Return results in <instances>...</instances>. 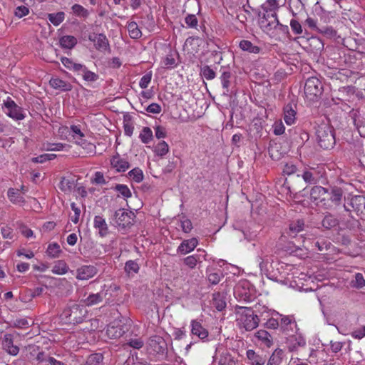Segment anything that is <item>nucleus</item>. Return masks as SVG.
I'll return each mask as SVG.
<instances>
[{
  "label": "nucleus",
  "mask_w": 365,
  "mask_h": 365,
  "mask_svg": "<svg viewBox=\"0 0 365 365\" xmlns=\"http://www.w3.org/2000/svg\"><path fill=\"white\" fill-rule=\"evenodd\" d=\"M49 83L52 88L59 89L62 91H71L73 88L70 83L63 81L58 78H52L50 80Z\"/></svg>",
  "instance_id": "nucleus-22"
},
{
  "label": "nucleus",
  "mask_w": 365,
  "mask_h": 365,
  "mask_svg": "<svg viewBox=\"0 0 365 365\" xmlns=\"http://www.w3.org/2000/svg\"><path fill=\"white\" fill-rule=\"evenodd\" d=\"M125 345H128L135 349H140L143 346L144 341L141 338L131 339Z\"/></svg>",
  "instance_id": "nucleus-55"
},
{
  "label": "nucleus",
  "mask_w": 365,
  "mask_h": 365,
  "mask_svg": "<svg viewBox=\"0 0 365 365\" xmlns=\"http://www.w3.org/2000/svg\"><path fill=\"white\" fill-rule=\"evenodd\" d=\"M212 305L217 311H222L227 306L226 297L225 294L216 292L212 294Z\"/></svg>",
  "instance_id": "nucleus-18"
},
{
  "label": "nucleus",
  "mask_w": 365,
  "mask_h": 365,
  "mask_svg": "<svg viewBox=\"0 0 365 365\" xmlns=\"http://www.w3.org/2000/svg\"><path fill=\"white\" fill-rule=\"evenodd\" d=\"M146 111L153 114H158L161 112V107L159 104L153 103L146 108Z\"/></svg>",
  "instance_id": "nucleus-63"
},
{
  "label": "nucleus",
  "mask_w": 365,
  "mask_h": 365,
  "mask_svg": "<svg viewBox=\"0 0 365 365\" xmlns=\"http://www.w3.org/2000/svg\"><path fill=\"white\" fill-rule=\"evenodd\" d=\"M200 74L207 80H212L216 76L215 72L209 66H204L201 67Z\"/></svg>",
  "instance_id": "nucleus-46"
},
{
  "label": "nucleus",
  "mask_w": 365,
  "mask_h": 365,
  "mask_svg": "<svg viewBox=\"0 0 365 365\" xmlns=\"http://www.w3.org/2000/svg\"><path fill=\"white\" fill-rule=\"evenodd\" d=\"M317 31L329 38L334 37L336 35V31L331 26L319 27Z\"/></svg>",
  "instance_id": "nucleus-53"
},
{
  "label": "nucleus",
  "mask_w": 365,
  "mask_h": 365,
  "mask_svg": "<svg viewBox=\"0 0 365 365\" xmlns=\"http://www.w3.org/2000/svg\"><path fill=\"white\" fill-rule=\"evenodd\" d=\"M129 177L136 182H140L143 180V173L141 169L135 168L128 173Z\"/></svg>",
  "instance_id": "nucleus-49"
},
{
  "label": "nucleus",
  "mask_w": 365,
  "mask_h": 365,
  "mask_svg": "<svg viewBox=\"0 0 365 365\" xmlns=\"http://www.w3.org/2000/svg\"><path fill=\"white\" fill-rule=\"evenodd\" d=\"M83 365H104L103 356L101 353H95L89 355Z\"/></svg>",
  "instance_id": "nucleus-31"
},
{
  "label": "nucleus",
  "mask_w": 365,
  "mask_h": 365,
  "mask_svg": "<svg viewBox=\"0 0 365 365\" xmlns=\"http://www.w3.org/2000/svg\"><path fill=\"white\" fill-rule=\"evenodd\" d=\"M200 261H201L200 255H190L184 259L185 264L191 269L195 268L197 263Z\"/></svg>",
  "instance_id": "nucleus-47"
},
{
  "label": "nucleus",
  "mask_w": 365,
  "mask_h": 365,
  "mask_svg": "<svg viewBox=\"0 0 365 365\" xmlns=\"http://www.w3.org/2000/svg\"><path fill=\"white\" fill-rule=\"evenodd\" d=\"M6 108V114L11 118L20 120L25 118L22 108L19 106L13 100L8 98L4 102Z\"/></svg>",
  "instance_id": "nucleus-9"
},
{
  "label": "nucleus",
  "mask_w": 365,
  "mask_h": 365,
  "mask_svg": "<svg viewBox=\"0 0 365 365\" xmlns=\"http://www.w3.org/2000/svg\"><path fill=\"white\" fill-rule=\"evenodd\" d=\"M110 163L118 172H124L130 167L129 163L125 159L120 158L118 154L112 158Z\"/></svg>",
  "instance_id": "nucleus-20"
},
{
  "label": "nucleus",
  "mask_w": 365,
  "mask_h": 365,
  "mask_svg": "<svg viewBox=\"0 0 365 365\" xmlns=\"http://www.w3.org/2000/svg\"><path fill=\"white\" fill-rule=\"evenodd\" d=\"M239 46L242 51H247L250 53H259L261 51L259 46L253 45V43L248 40H242L239 43Z\"/></svg>",
  "instance_id": "nucleus-29"
},
{
  "label": "nucleus",
  "mask_w": 365,
  "mask_h": 365,
  "mask_svg": "<svg viewBox=\"0 0 365 365\" xmlns=\"http://www.w3.org/2000/svg\"><path fill=\"white\" fill-rule=\"evenodd\" d=\"M318 144L323 149H330L335 145L334 130L327 123L319 125L316 130Z\"/></svg>",
  "instance_id": "nucleus-2"
},
{
  "label": "nucleus",
  "mask_w": 365,
  "mask_h": 365,
  "mask_svg": "<svg viewBox=\"0 0 365 365\" xmlns=\"http://www.w3.org/2000/svg\"><path fill=\"white\" fill-rule=\"evenodd\" d=\"M139 138L142 143L145 144L149 143L153 138V131L148 127H143L142 129Z\"/></svg>",
  "instance_id": "nucleus-41"
},
{
  "label": "nucleus",
  "mask_w": 365,
  "mask_h": 365,
  "mask_svg": "<svg viewBox=\"0 0 365 365\" xmlns=\"http://www.w3.org/2000/svg\"><path fill=\"white\" fill-rule=\"evenodd\" d=\"M74 187V180L73 178H62L59 183V188L64 192H70Z\"/></svg>",
  "instance_id": "nucleus-38"
},
{
  "label": "nucleus",
  "mask_w": 365,
  "mask_h": 365,
  "mask_svg": "<svg viewBox=\"0 0 365 365\" xmlns=\"http://www.w3.org/2000/svg\"><path fill=\"white\" fill-rule=\"evenodd\" d=\"M98 269L93 265H83L76 270V278L79 280H88L94 277Z\"/></svg>",
  "instance_id": "nucleus-10"
},
{
  "label": "nucleus",
  "mask_w": 365,
  "mask_h": 365,
  "mask_svg": "<svg viewBox=\"0 0 365 365\" xmlns=\"http://www.w3.org/2000/svg\"><path fill=\"white\" fill-rule=\"evenodd\" d=\"M198 240L193 237L189 240H183L178 247V252L181 255H186L192 250L197 246Z\"/></svg>",
  "instance_id": "nucleus-14"
},
{
  "label": "nucleus",
  "mask_w": 365,
  "mask_h": 365,
  "mask_svg": "<svg viewBox=\"0 0 365 365\" xmlns=\"http://www.w3.org/2000/svg\"><path fill=\"white\" fill-rule=\"evenodd\" d=\"M339 225L338 219L331 213L327 212L322 221V225L327 229L330 230Z\"/></svg>",
  "instance_id": "nucleus-27"
},
{
  "label": "nucleus",
  "mask_w": 365,
  "mask_h": 365,
  "mask_svg": "<svg viewBox=\"0 0 365 365\" xmlns=\"http://www.w3.org/2000/svg\"><path fill=\"white\" fill-rule=\"evenodd\" d=\"M185 21L187 26L190 28H196L198 24V20L195 14H188L185 17Z\"/></svg>",
  "instance_id": "nucleus-56"
},
{
  "label": "nucleus",
  "mask_w": 365,
  "mask_h": 365,
  "mask_svg": "<svg viewBox=\"0 0 365 365\" xmlns=\"http://www.w3.org/2000/svg\"><path fill=\"white\" fill-rule=\"evenodd\" d=\"M114 189L120 192V194L124 197V198H128L130 197L132 194L130 190V189L128 187L127 185H123V184H117Z\"/></svg>",
  "instance_id": "nucleus-50"
},
{
  "label": "nucleus",
  "mask_w": 365,
  "mask_h": 365,
  "mask_svg": "<svg viewBox=\"0 0 365 365\" xmlns=\"http://www.w3.org/2000/svg\"><path fill=\"white\" fill-rule=\"evenodd\" d=\"M84 308L79 304H72L67 306L61 314V318L67 324H80L86 316Z\"/></svg>",
  "instance_id": "nucleus-3"
},
{
  "label": "nucleus",
  "mask_w": 365,
  "mask_h": 365,
  "mask_svg": "<svg viewBox=\"0 0 365 365\" xmlns=\"http://www.w3.org/2000/svg\"><path fill=\"white\" fill-rule=\"evenodd\" d=\"M106 293L103 292H101L96 294H91L85 299V304L88 307L98 304L103 302V299L106 297Z\"/></svg>",
  "instance_id": "nucleus-24"
},
{
  "label": "nucleus",
  "mask_w": 365,
  "mask_h": 365,
  "mask_svg": "<svg viewBox=\"0 0 365 365\" xmlns=\"http://www.w3.org/2000/svg\"><path fill=\"white\" fill-rule=\"evenodd\" d=\"M290 26L292 31L295 34H302V28L300 23L296 19H292L290 21Z\"/></svg>",
  "instance_id": "nucleus-58"
},
{
  "label": "nucleus",
  "mask_w": 365,
  "mask_h": 365,
  "mask_svg": "<svg viewBox=\"0 0 365 365\" xmlns=\"http://www.w3.org/2000/svg\"><path fill=\"white\" fill-rule=\"evenodd\" d=\"M191 332L193 335L197 336L201 339H204L207 337L208 331L199 322L192 320L191 322Z\"/></svg>",
  "instance_id": "nucleus-21"
},
{
  "label": "nucleus",
  "mask_w": 365,
  "mask_h": 365,
  "mask_svg": "<svg viewBox=\"0 0 365 365\" xmlns=\"http://www.w3.org/2000/svg\"><path fill=\"white\" fill-rule=\"evenodd\" d=\"M214 363L217 364V365H236L237 360L229 350L220 348L216 350V354L214 356Z\"/></svg>",
  "instance_id": "nucleus-7"
},
{
  "label": "nucleus",
  "mask_w": 365,
  "mask_h": 365,
  "mask_svg": "<svg viewBox=\"0 0 365 365\" xmlns=\"http://www.w3.org/2000/svg\"><path fill=\"white\" fill-rule=\"evenodd\" d=\"M351 336L356 339H361L365 336V326H362L354 329L351 333Z\"/></svg>",
  "instance_id": "nucleus-57"
},
{
  "label": "nucleus",
  "mask_w": 365,
  "mask_h": 365,
  "mask_svg": "<svg viewBox=\"0 0 365 365\" xmlns=\"http://www.w3.org/2000/svg\"><path fill=\"white\" fill-rule=\"evenodd\" d=\"M71 207L72 210L74 212V216L71 217V221L76 224L78 222L79 220V216L81 214V210L79 207H78L75 202H72L71 204Z\"/></svg>",
  "instance_id": "nucleus-60"
},
{
  "label": "nucleus",
  "mask_w": 365,
  "mask_h": 365,
  "mask_svg": "<svg viewBox=\"0 0 365 365\" xmlns=\"http://www.w3.org/2000/svg\"><path fill=\"white\" fill-rule=\"evenodd\" d=\"M328 190L322 186H314L310 192L311 200L314 202H322L327 197Z\"/></svg>",
  "instance_id": "nucleus-15"
},
{
  "label": "nucleus",
  "mask_w": 365,
  "mask_h": 365,
  "mask_svg": "<svg viewBox=\"0 0 365 365\" xmlns=\"http://www.w3.org/2000/svg\"><path fill=\"white\" fill-rule=\"evenodd\" d=\"M29 14V8L27 6H19L15 9L14 15L18 18H22Z\"/></svg>",
  "instance_id": "nucleus-54"
},
{
  "label": "nucleus",
  "mask_w": 365,
  "mask_h": 365,
  "mask_svg": "<svg viewBox=\"0 0 365 365\" xmlns=\"http://www.w3.org/2000/svg\"><path fill=\"white\" fill-rule=\"evenodd\" d=\"M126 330L124 329V327L120 325L118 326H108L106 333L110 339H118L121 337L125 333Z\"/></svg>",
  "instance_id": "nucleus-25"
},
{
  "label": "nucleus",
  "mask_w": 365,
  "mask_h": 365,
  "mask_svg": "<svg viewBox=\"0 0 365 365\" xmlns=\"http://www.w3.org/2000/svg\"><path fill=\"white\" fill-rule=\"evenodd\" d=\"M323 93V86L317 77L309 78L304 85V94L309 101H317Z\"/></svg>",
  "instance_id": "nucleus-5"
},
{
  "label": "nucleus",
  "mask_w": 365,
  "mask_h": 365,
  "mask_svg": "<svg viewBox=\"0 0 365 365\" xmlns=\"http://www.w3.org/2000/svg\"><path fill=\"white\" fill-rule=\"evenodd\" d=\"M128 31L132 38L138 39L142 36V33L139 29L138 24L134 21L128 23Z\"/></svg>",
  "instance_id": "nucleus-39"
},
{
  "label": "nucleus",
  "mask_w": 365,
  "mask_h": 365,
  "mask_svg": "<svg viewBox=\"0 0 365 365\" xmlns=\"http://www.w3.org/2000/svg\"><path fill=\"white\" fill-rule=\"evenodd\" d=\"M297 171V166L290 163H286L283 168V173L286 175H290L294 173H295Z\"/></svg>",
  "instance_id": "nucleus-59"
},
{
  "label": "nucleus",
  "mask_w": 365,
  "mask_h": 365,
  "mask_svg": "<svg viewBox=\"0 0 365 365\" xmlns=\"http://www.w3.org/2000/svg\"><path fill=\"white\" fill-rule=\"evenodd\" d=\"M255 336L267 347H270L272 344V338L269 333L266 330H259L255 333Z\"/></svg>",
  "instance_id": "nucleus-34"
},
{
  "label": "nucleus",
  "mask_w": 365,
  "mask_h": 365,
  "mask_svg": "<svg viewBox=\"0 0 365 365\" xmlns=\"http://www.w3.org/2000/svg\"><path fill=\"white\" fill-rule=\"evenodd\" d=\"M343 196V191L339 187H334L331 189V192L327 194L329 200L334 204L339 205Z\"/></svg>",
  "instance_id": "nucleus-32"
},
{
  "label": "nucleus",
  "mask_w": 365,
  "mask_h": 365,
  "mask_svg": "<svg viewBox=\"0 0 365 365\" xmlns=\"http://www.w3.org/2000/svg\"><path fill=\"white\" fill-rule=\"evenodd\" d=\"M296 105L288 103L284 107V120L287 125H292L296 119Z\"/></svg>",
  "instance_id": "nucleus-16"
},
{
  "label": "nucleus",
  "mask_w": 365,
  "mask_h": 365,
  "mask_svg": "<svg viewBox=\"0 0 365 365\" xmlns=\"http://www.w3.org/2000/svg\"><path fill=\"white\" fill-rule=\"evenodd\" d=\"M59 42L62 48L71 49L76 45L77 39L73 36L66 35L62 36Z\"/></svg>",
  "instance_id": "nucleus-30"
},
{
  "label": "nucleus",
  "mask_w": 365,
  "mask_h": 365,
  "mask_svg": "<svg viewBox=\"0 0 365 365\" xmlns=\"http://www.w3.org/2000/svg\"><path fill=\"white\" fill-rule=\"evenodd\" d=\"M242 310L240 318L237 319L246 331H252L257 327L259 319V317L254 313L252 308L241 307Z\"/></svg>",
  "instance_id": "nucleus-6"
},
{
  "label": "nucleus",
  "mask_w": 365,
  "mask_h": 365,
  "mask_svg": "<svg viewBox=\"0 0 365 365\" xmlns=\"http://www.w3.org/2000/svg\"><path fill=\"white\" fill-rule=\"evenodd\" d=\"M135 215L133 212L119 209L114 212L112 221L119 230L130 228L135 222Z\"/></svg>",
  "instance_id": "nucleus-4"
},
{
  "label": "nucleus",
  "mask_w": 365,
  "mask_h": 365,
  "mask_svg": "<svg viewBox=\"0 0 365 365\" xmlns=\"http://www.w3.org/2000/svg\"><path fill=\"white\" fill-rule=\"evenodd\" d=\"M10 201L15 204H20L24 202V197L21 195L19 190L9 188L7 193Z\"/></svg>",
  "instance_id": "nucleus-35"
},
{
  "label": "nucleus",
  "mask_w": 365,
  "mask_h": 365,
  "mask_svg": "<svg viewBox=\"0 0 365 365\" xmlns=\"http://www.w3.org/2000/svg\"><path fill=\"white\" fill-rule=\"evenodd\" d=\"M84 71L83 73V79L88 82H95L96 81L99 76L96 73L91 71L88 69V68L86 66Z\"/></svg>",
  "instance_id": "nucleus-51"
},
{
  "label": "nucleus",
  "mask_w": 365,
  "mask_h": 365,
  "mask_svg": "<svg viewBox=\"0 0 365 365\" xmlns=\"http://www.w3.org/2000/svg\"><path fill=\"white\" fill-rule=\"evenodd\" d=\"M154 152L157 155L163 157L169 152V146L165 141H160L155 146Z\"/></svg>",
  "instance_id": "nucleus-43"
},
{
  "label": "nucleus",
  "mask_w": 365,
  "mask_h": 365,
  "mask_svg": "<svg viewBox=\"0 0 365 365\" xmlns=\"http://www.w3.org/2000/svg\"><path fill=\"white\" fill-rule=\"evenodd\" d=\"M88 40L93 43V46L96 50L101 52H110L108 39L103 34H90Z\"/></svg>",
  "instance_id": "nucleus-8"
},
{
  "label": "nucleus",
  "mask_w": 365,
  "mask_h": 365,
  "mask_svg": "<svg viewBox=\"0 0 365 365\" xmlns=\"http://www.w3.org/2000/svg\"><path fill=\"white\" fill-rule=\"evenodd\" d=\"M3 349L10 355L16 356L19 352L18 346L14 345V336L11 334H5L2 340Z\"/></svg>",
  "instance_id": "nucleus-11"
},
{
  "label": "nucleus",
  "mask_w": 365,
  "mask_h": 365,
  "mask_svg": "<svg viewBox=\"0 0 365 365\" xmlns=\"http://www.w3.org/2000/svg\"><path fill=\"white\" fill-rule=\"evenodd\" d=\"M68 266L63 260H58L52 268V272L56 274L63 275L68 272Z\"/></svg>",
  "instance_id": "nucleus-33"
},
{
  "label": "nucleus",
  "mask_w": 365,
  "mask_h": 365,
  "mask_svg": "<svg viewBox=\"0 0 365 365\" xmlns=\"http://www.w3.org/2000/svg\"><path fill=\"white\" fill-rule=\"evenodd\" d=\"M150 348L156 354H163L166 349V342L159 336H154L149 341Z\"/></svg>",
  "instance_id": "nucleus-13"
},
{
  "label": "nucleus",
  "mask_w": 365,
  "mask_h": 365,
  "mask_svg": "<svg viewBox=\"0 0 365 365\" xmlns=\"http://www.w3.org/2000/svg\"><path fill=\"white\" fill-rule=\"evenodd\" d=\"M93 227L98 230V234L101 237H106L109 232L108 225L105 219L101 216H95L93 220Z\"/></svg>",
  "instance_id": "nucleus-17"
},
{
  "label": "nucleus",
  "mask_w": 365,
  "mask_h": 365,
  "mask_svg": "<svg viewBox=\"0 0 365 365\" xmlns=\"http://www.w3.org/2000/svg\"><path fill=\"white\" fill-rule=\"evenodd\" d=\"M286 344L289 351L292 352L300 347L304 346L306 341L301 335H291L287 338Z\"/></svg>",
  "instance_id": "nucleus-12"
},
{
  "label": "nucleus",
  "mask_w": 365,
  "mask_h": 365,
  "mask_svg": "<svg viewBox=\"0 0 365 365\" xmlns=\"http://www.w3.org/2000/svg\"><path fill=\"white\" fill-rule=\"evenodd\" d=\"M350 285L353 288L361 289L365 286V279L361 273H356L351 281Z\"/></svg>",
  "instance_id": "nucleus-42"
},
{
  "label": "nucleus",
  "mask_w": 365,
  "mask_h": 365,
  "mask_svg": "<svg viewBox=\"0 0 365 365\" xmlns=\"http://www.w3.org/2000/svg\"><path fill=\"white\" fill-rule=\"evenodd\" d=\"M180 226L183 232H185V233L190 232L192 228V222L188 219L181 220Z\"/></svg>",
  "instance_id": "nucleus-62"
},
{
  "label": "nucleus",
  "mask_w": 365,
  "mask_h": 365,
  "mask_svg": "<svg viewBox=\"0 0 365 365\" xmlns=\"http://www.w3.org/2000/svg\"><path fill=\"white\" fill-rule=\"evenodd\" d=\"M304 227V222L303 220H297L296 221H293L289 225V235L291 236L296 235L298 232L303 230Z\"/></svg>",
  "instance_id": "nucleus-36"
},
{
  "label": "nucleus",
  "mask_w": 365,
  "mask_h": 365,
  "mask_svg": "<svg viewBox=\"0 0 365 365\" xmlns=\"http://www.w3.org/2000/svg\"><path fill=\"white\" fill-rule=\"evenodd\" d=\"M270 357L272 362H275L279 365L284 357V351L282 349L277 348L274 351Z\"/></svg>",
  "instance_id": "nucleus-52"
},
{
  "label": "nucleus",
  "mask_w": 365,
  "mask_h": 365,
  "mask_svg": "<svg viewBox=\"0 0 365 365\" xmlns=\"http://www.w3.org/2000/svg\"><path fill=\"white\" fill-rule=\"evenodd\" d=\"M71 9L73 14L78 17L87 18L89 15V11L80 4L73 5Z\"/></svg>",
  "instance_id": "nucleus-45"
},
{
  "label": "nucleus",
  "mask_w": 365,
  "mask_h": 365,
  "mask_svg": "<svg viewBox=\"0 0 365 365\" xmlns=\"http://www.w3.org/2000/svg\"><path fill=\"white\" fill-rule=\"evenodd\" d=\"M138 264L133 260H129L125 263V271L128 274H136L139 271Z\"/></svg>",
  "instance_id": "nucleus-48"
},
{
  "label": "nucleus",
  "mask_w": 365,
  "mask_h": 365,
  "mask_svg": "<svg viewBox=\"0 0 365 365\" xmlns=\"http://www.w3.org/2000/svg\"><path fill=\"white\" fill-rule=\"evenodd\" d=\"M62 250L60 247V245L56 242H53L48 245V248L46 250V254L51 258H58L60 257Z\"/></svg>",
  "instance_id": "nucleus-37"
},
{
  "label": "nucleus",
  "mask_w": 365,
  "mask_h": 365,
  "mask_svg": "<svg viewBox=\"0 0 365 365\" xmlns=\"http://www.w3.org/2000/svg\"><path fill=\"white\" fill-rule=\"evenodd\" d=\"M350 204L356 212L365 215V196L356 195L353 197Z\"/></svg>",
  "instance_id": "nucleus-19"
},
{
  "label": "nucleus",
  "mask_w": 365,
  "mask_h": 365,
  "mask_svg": "<svg viewBox=\"0 0 365 365\" xmlns=\"http://www.w3.org/2000/svg\"><path fill=\"white\" fill-rule=\"evenodd\" d=\"M247 357L250 361L251 365H264L266 359L262 356L257 354L255 351H247Z\"/></svg>",
  "instance_id": "nucleus-28"
},
{
  "label": "nucleus",
  "mask_w": 365,
  "mask_h": 365,
  "mask_svg": "<svg viewBox=\"0 0 365 365\" xmlns=\"http://www.w3.org/2000/svg\"><path fill=\"white\" fill-rule=\"evenodd\" d=\"M292 138L293 140H294L297 144L300 146L309 140V135L307 131L301 128H297L294 130Z\"/></svg>",
  "instance_id": "nucleus-26"
},
{
  "label": "nucleus",
  "mask_w": 365,
  "mask_h": 365,
  "mask_svg": "<svg viewBox=\"0 0 365 365\" xmlns=\"http://www.w3.org/2000/svg\"><path fill=\"white\" fill-rule=\"evenodd\" d=\"M279 6L277 0H267L262 5L263 16L260 19L261 26L270 31L276 29L278 24L277 11Z\"/></svg>",
  "instance_id": "nucleus-1"
},
{
  "label": "nucleus",
  "mask_w": 365,
  "mask_h": 365,
  "mask_svg": "<svg viewBox=\"0 0 365 365\" xmlns=\"http://www.w3.org/2000/svg\"><path fill=\"white\" fill-rule=\"evenodd\" d=\"M151 78H152L151 73H146L145 75H144L141 78L140 83H139V86H140V88H146L151 81Z\"/></svg>",
  "instance_id": "nucleus-61"
},
{
  "label": "nucleus",
  "mask_w": 365,
  "mask_h": 365,
  "mask_svg": "<svg viewBox=\"0 0 365 365\" xmlns=\"http://www.w3.org/2000/svg\"><path fill=\"white\" fill-rule=\"evenodd\" d=\"M297 176H302L304 182L309 184H315L317 182L316 170L312 168H304L302 173Z\"/></svg>",
  "instance_id": "nucleus-23"
},
{
  "label": "nucleus",
  "mask_w": 365,
  "mask_h": 365,
  "mask_svg": "<svg viewBox=\"0 0 365 365\" xmlns=\"http://www.w3.org/2000/svg\"><path fill=\"white\" fill-rule=\"evenodd\" d=\"M231 73L229 71H223L222 72L220 80L222 88L225 89L226 93L229 92V88L230 86Z\"/></svg>",
  "instance_id": "nucleus-44"
},
{
  "label": "nucleus",
  "mask_w": 365,
  "mask_h": 365,
  "mask_svg": "<svg viewBox=\"0 0 365 365\" xmlns=\"http://www.w3.org/2000/svg\"><path fill=\"white\" fill-rule=\"evenodd\" d=\"M155 137L158 139L165 138L167 136L166 130L161 125H158L155 128Z\"/></svg>",
  "instance_id": "nucleus-64"
},
{
  "label": "nucleus",
  "mask_w": 365,
  "mask_h": 365,
  "mask_svg": "<svg viewBox=\"0 0 365 365\" xmlns=\"http://www.w3.org/2000/svg\"><path fill=\"white\" fill-rule=\"evenodd\" d=\"M65 14L63 11L48 14V21L56 26H58L61 22H63Z\"/></svg>",
  "instance_id": "nucleus-40"
}]
</instances>
